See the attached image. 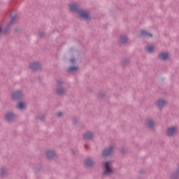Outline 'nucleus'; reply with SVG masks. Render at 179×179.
<instances>
[{"mask_svg":"<svg viewBox=\"0 0 179 179\" xmlns=\"http://www.w3.org/2000/svg\"><path fill=\"white\" fill-rule=\"evenodd\" d=\"M69 10L70 12H73V13H77L80 19H83V20H86L87 22L92 20V15L87 11L79 9L76 3L70 4Z\"/></svg>","mask_w":179,"mask_h":179,"instance_id":"obj_1","label":"nucleus"},{"mask_svg":"<svg viewBox=\"0 0 179 179\" xmlns=\"http://www.w3.org/2000/svg\"><path fill=\"white\" fill-rule=\"evenodd\" d=\"M57 89L55 90L57 96H64L66 93V90L64 88V81L57 80L56 83Z\"/></svg>","mask_w":179,"mask_h":179,"instance_id":"obj_2","label":"nucleus"},{"mask_svg":"<svg viewBox=\"0 0 179 179\" xmlns=\"http://www.w3.org/2000/svg\"><path fill=\"white\" fill-rule=\"evenodd\" d=\"M103 176H110V174L114 172V170H113V168L111 167V162L106 161L103 162Z\"/></svg>","mask_w":179,"mask_h":179,"instance_id":"obj_3","label":"nucleus"},{"mask_svg":"<svg viewBox=\"0 0 179 179\" xmlns=\"http://www.w3.org/2000/svg\"><path fill=\"white\" fill-rule=\"evenodd\" d=\"M29 68L32 72H38L41 69L40 62H34L29 64Z\"/></svg>","mask_w":179,"mask_h":179,"instance_id":"obj_4","label":"nucleus"},{"mask_svg":"<svg viewBox=\"0 0 179 179\" xmlns=\"http://www.w3.org/2000/svg\"><path fill=\"white\" fill-rule=\"evenodd\" d=\"M22 96H23V93H22V91L20 90L15 91L12 94V99L14 101H20V100H22Z\"/></svg>","mask_w":179,"mask_h":179,"instance_id":"obj_5","label":"nucleus"},{"mask_svg":"<svg viewBox=\"0 0 179 179\" xmlns=\"http://www.w3.org/2000/svg\"><path fill=\"white\" fill-rule=\"evenodd\" d=\"M114 150V146L110 145L108 148H106L103 150L101 155L103 157H108L111 153H113V151Z\"/></svg>","mask_w":179,"mask_h":179,"instance_id":"obj_6","label":"nucleus"},{"mask_svg":"<svg viewBox=\"0 0 179 179\" xmlns=\"http://www.w3.org/2000/svg\"><path fill=\"white\" fill-rule=\"evenodd\" d=\"M7 122H13L15 121V113L13 112H8L4 115Z\"/></svg>","mask_w":179,"mask_h":179,"instance_id":"obj_7","label":"nucleus"},{"mask_svg":"<svg viewBox=\"0 0 179 179\" xmlns=\"http://www.w3.org/2000/svg\"><path fill=\"white\" fill-rule=\"evenodd\" d=\"M10 24H12V23L8 24L3 28L0 27V35L2 34L3 36H6V34H8L9 30H10Z\"/></svg>","mask_w":179,"mask_h":179,"instance_id":"obj_8","label":"nucleus"},{"mask_svg":"<svg viewBox=\"0 0 179 179\" xmlns=\"http://www.w3.org/2000/svg\"><path fill=\"white\" fill-rule=\"evenodd\" d=\"M139 38H145L146 37L152 38L153 37V34L148 32L146 30H141L140 31Z\"/></svg>","mask_w":179,"mask_h":179,"instance_id":"obj_9","label":"nucleus"},{"mask_svg":"<svg viewBox=\"0 0 179 179\" xmlns=\"http://www.w3.org/2000/svg\"><path fill=\"white\" fill-rule=\"evenodd\" d=\"M166 103V100L159 99L157 101L156 106L159 110H162L164 108Z\"/></svg>","mask_w":179,"mask_h":179,"instance_id":"obj_10","label":"nucleus"},{"mask_svg":"<svg viewBox=\"0 0 179 179\" xmlns=\"http://www.w3.org/2000/svg\"><path fill=\"white\" fill-rule=\"evenodd\" d=\"M127 41H128V37L127 36V35H121L119 37L118 43L120 44H125Z\"/></svg>","mask_w":179,"mask_h":179,"instance_id":"obj_11","label":"nucleus"},{"mask_svg":"<svg viewBox=\"0 0 179 179\" xmlns=\"http://www.w3.org/2000/svg\"><path fill=\"white\" fill-rule=\"evenodd\" d=\"M174 134H176V127H169L167 129V131H166L167 136H173Z\"/></svg>","mask_w":179,"mask_h":179,"instance_id":"obj_12","label":"nucleus"},{"mask_svg":"<svg viewBox=\"0 0 179 179\" xmlns=\"http://www.w3.org/2000/svg\"><path fill=\"white\" fill-rule=\"evenodd\" d=\"M158 58L159 59H162V61H166L169 58V53L167 52H162L159 55Z\"/></svg>","mask_w":179,"mask_h":179,"instance_id":"obj_13","label":"nucleus"},{"mask_svg":"<svg viewBox=\"0 0 179 179\" xmlns=\"http://www.w3.org/2000/svg\"><path fill=\"white\" fill-rule=\"evenodd\" d=\"M54 156H55V152L52 150H49L46 152V157L47 159H48V160H51V159H52Z\"/></svg>","mask_w":179,"mask_h":179,"instance_id":"obj_14","label":"nucleus"},{"mask_svg":"<svg viewBox=\"0 0 179 179\" xmlns=\"http://www.w3.org/2000/svg\"><path fill=\"white\" fill-rule=\"evenodd\" d=\"M84 139L86 141H90V139H93V133L91 131H87L85 134H84Z\"/></svg>","mask_w":179,"mask_h":179,"instance_id":"obj_15","label":"nucleus"},{"mask_svg":"<svg viewBox=\"0 0 179 179\" xmlns=\"http://www.w3.org/2000/svg\"><path fill=\"white\" fill-rule=\"evenodd\" d=\"M7 176L8 170L5 169V168H1L0 170V177H1V178H5V177Z\"/></svg>","mask_w":179,"mask_h":179,"instance_id":"obj_16","label":"nucleus"},{"mask_svg":"<svg viewBox=\"0 0 179 179\" xmlns=\"http://www.w3.org/2000/svg\"><path fill=\"white\" fill-rule=\"evenodd\" d=\"M172 179H179V166H178L177 170L172 173Z\"/></svg>","mask_w":179,"mask_h":179,"instance_id":"obj_17","label":"nucleus"},{"mask_svg":"<svg viewBox=\"0 0 179 179\" xmlns=\"http://www.w3.org/2000/svg\"><path fill=\"white\" fill-rule=\"evenodd\" d=\"M85 163L87 167H93V160L90 159V158L87 159Z\"/></svg>","mask_w":179,"mask_h":179,"instance_id":"obj_18","label":"nucleus"},{"mask_svg":"<svg viewBox=\"0 0 179 179\" xmlns=\"http://www.w3.org/2000/svg\"><path fill=\"white\" fill-rule=\"evenodd\" d=\"M147 127L150 129L153 128V127H155V122H153V120H149L147 123Z\"/></svg>","mask_w":179,"mask_h":179,"instance_id":"obj_19","label":"nucleus"},{"mask_svg":"<svg viewBox=\"0 0 179 179\" xmlns=\"http://www.w3.org/2000/svg\"><path fill=\"white\" fill-rule=\"evenodd\" d=\"M129 64V59L124 58L122 60V65H123V66H125Z\"/></svg>","mask_w":179,"mask_h":179,"instance_id":"obj_20","label":"nucleus"},{"mask_svg":"<svg viewBox=\"0 0 179 179\" xmlns=\"http://www.w3.org/2000/svg\"><path fill=\"white\" fill-rule=\"evenodd\" d=\"M78 71V66H72L69 68V72H76Z\"/></svg>","mask_w":179,"mask_h":179,"instance_id":"obj_21","label":"nucleus"},{"mask_svg":"<svg viewBox=\"0 0 179 179\" xmlns=\"http://www.w3.org/2000/svg\"><path fill=\"white\" fill-rule=\"evenodd\" d=\"M148 52H153L155 51V48L153 46L148 45L146 47Z\"/></svg>","mask_w":179,"mask_h":179,"instance_id":"obj_22","label":"nucleus"},{"mask_svg":"<svg viewBox=\"0 0 179 179\" xmlns=\"http://www.w3.org/2000/svg\"><path fill=\"white\" fill-rule=\"evenodd\" d=\"M17 108H19V110H23L24 108V103L19 102L17 105Z\"/></svg>","mask_w":179,"mask_h":179,"instance_id":"obj_23","label":"nucleus"},{"mask_svg":"<svg viewBox=\"0 0 179 179\" xmlns=\"http://www.w3.org/2000/svg\"><path fill=\"white\" fill-rule=\"evenodd\" d=\"M45 119V115H41L36 117V120H39V121H41V122L44 121Z\"/></svg>","mask_w":179,"mask_h":179,"instance_id":"obj_24","label":"nucleus"},{"mask_svg":"<svg viewBox=\"0 0 179 179\" xmlns=\"http://www.w3.org/2000/svg\"><path fill=\"white\" fill-rule=\"evenodd\" d=\"M17 18V14H15L13 16H11V19L9 23H13Z\"/></svg>","mask_w":179,"mask_h":179,"instance_id":"obj_25","label":"nucleus"},{"mask_svg":"<svg viewBox=\"0 0 179 179\" xmlns=\"http://www.w3.org/2000/svg\"><path fill=\"white\" fill-rule=\"evenodd\" d=\"M38 36L39 38H44L45 37V34L43 31H39Z\"/></svg>","mask_w":179,"mask_h":179,"instance_id":"obj_26","label":"nucleus"},{"mask_svg":"<svg viewBox=\"0 0 179 179\" xmlns=\"http://www.w3.org/2000/svg\"><path fill=\"white\" fill-rule=\"evenodd\" d=\"M98 97H99V99H104V97H106V94H105L104 93H99V94H98Z\"/></svg>","mask_w":179,"mask_h":179,"instance_id":"obj_27","label":"nucleus"},{"mask_svg":"<svg viewBox=\"0 0 179 179\" xmlns=\"http://www.w3.org/2000/svg\"><path fill=\"white\" fill-rule=\"evenodd\" d=\"M73 123L74 124V125H76V124H79V119L74 118Z\"/></svg>","mask_w":179,"mask_h":179,"instance_id":"obj_28","label":"nucleus"},{"mask_svg":"<svg viewBox=\"0 0 179 179\" xmlns=\"http://www.w3.org/2000/svg\"><path fill=\"white\" fill-rule=\"evenodd\" d=\"M120 153H122V154L125 153V148H120Z\"/></svg>","mask_w":179,"mask_h":179,"instance_id":"obj_29","label":"nucleus"},{"mask_svg":"<svg viewBox=\"0 0 179 179\" xmlns=\"http://www.w3.org/2000/svg\"><path fill=\"white\" fill-rule=\"evenodd\" d=\"M57 117H61V115H62V112H59L57 113Z\"/></svg>","mask_w":179,"mask_h":179,"instance_id":"obj_30","label":"nucleus"},{"mask_svg":"<svg viewBox=\"0 0 179 179\" xmlns=\"http://www.w3.org/2000/svg\"><path fill=\"white\" fill-rule=\"evenodd\" d=\"M70 61H71V62H72V64H75V59H71Z\"/></svg>","mask_w":179,"mask_h":179,"instance_id":"obj_31","label":"nucleus"},{"mask_svg":"<svg viewBox=\"0 0 179 179\" xmlns=\"http://www.w3.org/2000/svg\"><path fill=\"white\" fill-rule=\"evenodd\" d=\"M14 31H15V33H17V31H19V29L15 28V29H14Z\"/></svg>","mask_w":179,"mask_h":179,"instance_id":"obj_32","label":"nucleus"},{"mask_svg":"<svg viewBox=\"0 0 179 179\" xmlns=\"http://www.w3.org/2000/svg\"><path fill=\"white\" fill-rule=\"evenodd\" d=\"M36 171H38V172L41 171V167H40V168H38V169H36Z\"/></svg>","mask_w":179,"mask_h":179,"instance_id":"obj_33","label":"nucleus"},{"mask_svg":"<svg viewBox=\"0 0 179 179\" xmlns=\"http://www.w3.org/2000/svg\"><path fill=\"white\" fill-rule=\"evenodd\" d=\"M140 174H143V169L140 170Z\"/></svg>","mask_w":179,"mask_h":179,"instance_id":"obj_34","label":"nucleus"},{"mask_svg":"<svg viewBox=\"0 0 179 179\" xmlns=\"http://www.w3.org/2000/svg\"><path fill=\"white\" fill-rule=\"evenodd\" d=\"M85 148H86V149H87V148H89V145H85Z\"/></svg>","mask_w":179,"mask_h":179,"instance_id":"obj_35","label":"nucleus"}]
</instances>
